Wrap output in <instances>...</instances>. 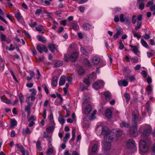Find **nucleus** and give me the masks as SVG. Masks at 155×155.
Here are the masks:
<instances>
[{
    "label": "nucleus",
    "instance_id": "nucleus-54",
    "mask_svg": "<svg viewBox=\"0 0 155 155\" xmlns=\"http://www.w3.org/2000/svg\"><path fill=\"white\" fill-rule=\"evenodd\" d=\"M6 36L2 34L1 36V39L2 41H5L6 40Z\"/></svg>",
    "mask_w": 155,
    "mask_h": 155
},
{
    "label": "nucleus",
    "instance_id": "nucleus-2",
    "mask_svg": "<svg viewBox=\"0 0 155 155\" xmlns=\"http://www.w3.org/2000/svg\"><path fill=\"white\" fill-rule=\"evenodd\" d=\"M127 146L130 153H133L137 150L135 142L133 139H130L128 140Z\"/></svg>",
    "mask_w": 155,
    "mask_h": 155
},
{
    "label": "nucleus",
    "instance_id": "nucleus-50",
    "mask_svg": "<svg viewBox=\"0 0 155 155\" xmlns=\"http://www.w3.org/2000/svg\"><path fill=\"white\" fill-rule=\"evenodd\" d=\"M42 10L41 9H38L35 12V14L36 15L39 16L42 12Z\"/></svg>",
    "mask_w": 155,
    "mask_h": 155
},
{
    "label": "nucleus",
    "instance_id": "nucleus-15",
    "mask_svg": "<svg viewBox=\"0 0 155 155\" xmlns=\"http://www.w3.org/2000/svg\"><path fill=\"white\" fill-rule=\"evenodd\" d=\"M2 101L6 104H9L11 103V101L8 99L5 95L0 97Z\"/></svg>",
    "mask_w": 155,
    "mask_h": 155
},
{
    "label": "nucleus",
    "instance_id": "nucleus-10",
    "mask_svg": "<svg viewBox=\"0 0 155 155\" xmlns=\"http://www.w3.org/2000/svg\"><path fill=\"white\" fill-rule=\"evenodd\" d=\"M78 53L77 52H74L70 56L69 60L72 61H74L78 58Z\"/></svg>",
    "mask_w": 155,
    "mask_h": 155
},
{
    "label": "nucleus",
    "instance_id": "nucleus-55",
    "mask_svg": "<svg viewBox=\"0 0 155 155\" xmlns=\"http://www.w3.org/2000/svg\"><path fill=\"white\" fill-rule=\"evenodd\" d=\"M97 82V83H98V84L100 87L104 86V83L102 80H98Z\"/></svg>",
    "mask_w": 155,
    "mask_h": 155
},
{
    "label": "nucleus",
    "instance_id": "nucleus-35",
    "mask_svg": "<svg viewBox=\"0 0 155 155\" xmlns=\"http://www.w3.org/2000/svg\"><path fill=\"white\" fill-rule=\"evenodd\" d=\"M63 64L62 62L61 61H59L56 62L54 64L55 68H58L62 66Z\"/></svg>",
    "mask_w": 155,
    "mask_h": 155
},
{
    "label": "nucleus",
    "instance_id": "nucleus-11",
    "mask_svg": "<svg viewBox=\"0 0 155 155\" xmlns=\"http://www.w3.org/2000/svg\"><path fill=\"white\" fill-rule=\"evenodd\" d=\"M100 58L98 56L96 55L92 58V62L94 64H97L100 62Z\"/></svg>",
    "mask_w": 155,
    "mask_h": 155
},
{
    "label": "nucleus",
    "instance_id": "nucleus-48",
    "mask_svg": "<svg viewBox=\"0 0 155 155\" xmlns=\"http://www.w3.org/2000/svg\"><path fill=\"white\" fill-rule=\"evenodd\" d=\"M97 112V110H94L92 113L91 114V118H90L91 120H94L95 117L94 116L95 115V114Z\"/></svg>",
    "mask_w": 155,
    "mask_h": 155
},
{
    "label": "nucleus",
    "instance_id": "nucleus-18",
    "mask_svg": "<svg viewBox=\"0 0 155 155\" xmlns=\"http://www.w3.org/2000/svg\"><path fill=\"white\" fill-rule=\"evenodd\" d=\"M105 114L108 118H110L112 116V112L110 109H107L105 111Z\"/></svg>",
    "mask_w": 155,
    "mask_h": 155
},
{
    "label": "nucleus",
    "instance_id": "nucleus-16",
    "mask_svg": "<svg viewBox=\"0 0 155 155\" xmlns=\"http://www.w3.org/2000/svg\"><path fill=\"white\" fill-rule=\"evenodd\" d=\"M124 78L126 80H128L131 82H134L135 80L134 75H126L124 76Z\"/></svg>",
    "mask_w": 155,
    "mask_h": 155
},
{
    "label": "nucleus",
    "instance_id": "nucleus-49",
    "mask_svg": "<svg viewBox=\"0 0 155 155\" xmlns=\"http://www.w3.org/2000/svg\"><path fill=\"white\" fill-rule=\"evenodd\" d=\"M29 91L31 92V95L35 96L36 94V91L35 90L34 88L31 89L29 90Z\"/></svg>",
    "mask_w": 155,
    "mask_h": 155
},
{
    "label": "nucleus",
    "instance_id": "nucleus-41",
    "mask_svg": "<svg viewBox=\"0 0 155 155\" xmlns=\"http://www.w3.org/2000/svg\"><path fill=\"white\" fill-rule=\"evenodd\" d=\"M122 31H117L116 33L113 36L114 38L116 40L117 39L118 37V36L120 34L121 32H122Z\"/></svg>",
    "mask_w": 155,
    "mask_h": 155
},
{
    "label": "nucleus",
    "instance_id": "nucleus-64",
    "mask_svg": "<svg viewBox=\"0 0 155 155\" xmlns=\"http://www.w3.org/2000/svg\"><path fill=\"white\" fill-rule=\"evenodd\" d=\"M141 74L144 78H146L147 77V73L146 71H142L141 72Z\"/></svg>",
    "mask_w": 155,
    "mask_h": 155
},
{
    "label": "nucleus",
    "instance_id": "nucleus-31",
    "mask_svg": "<svg viewBox=\"0 0 155 155\" xmlns=\"http://www.w3.org/2000/svg\"><path fill=\"white\" fill-rule=\"evenodd\" d=\"M76 130L75 129H73L72 132V137L71 138L70 140V142H73L75 136Z\"/></svg>",
    "mask_w": 155,
    "mask_h": 155
},
{
    "label": "nucleus",
    "instance_id": "nucleus-13",
    "mask_svg": "<svg viewBox=\"0 0 155 155\" xmlns=\"http://www.w3.org/2000/svg\"><path fill=\"white\" fill-rule=\"evenodd\" d=\"M118 85L120 86H127L128 84V82L125 80H121L118 81Z\"/></svg>",
    "mask_w": 155,
    "mask_h": 155
},
{
    "label": "nucleus",
    "instance_id": "nucleus-34",
    "mask_svg": "<svg viewBox=\"0 0 155 155\" xmlns=\"http://www.w3.org/2000/svg\"><path fill=\"white\" fill-rule=\"evenodd\" d=\"M80 50L81 52L84 54L86 56H87L88 55V53L83 47H81Z\"/></svg>",
    "mask_w": 155,
    "mask_h": 155
},
{
    "label": "nucleus",
    "instance_id": "nucleus-53",
    "mask_svg": "<svg viewBox=\"0 0 155 155\" xmlns=\"http://www.w3.org/2000/svg\"><path fill=\"white\" fill-rule=\"evenodd\" d=\"M97 149V144H94L92 148V152L95 153L96 152Z\"/></svg>",
    "mask_w": 155,
    "mask_h": 155
},
{
    "label": "nucleus",
    "instance_id": "nucleus-37",
    "mask_svg": "<svg viewBox=\"0 0 155 155\" xmlns=\"http://www.w3.org/2000/svg\"><path fill=\"white\" fill-rule=\"evenodd\" d=\"M93 87L95 90H98L100 89L101 87L99 85L98 83L96 82L93 84Z\"/></svg>",
    "mask_w": 155,
    "mask_h": 155
},
{
    "label": "nucleus",
    "instance_id": "nucleus-45",
    "mask_svg": "<svg viewBox=\"0 0 155 155\" xmlns=\"http://www.w3.org/2000/svg\"><path fill=\"white\" fill-rule=\"evenodd\" d=\"M5 68L4 63H0V73L2 72Z\"/></svg>",
    "mask_w": 155,
    "mask_h": 155
},
{
    "label": "nucleus",
    "instance_id": "nucleus-4",
    "mask_svg": "<svg viewBox=\"0 0 155 155\" xmlns=\"http://www.w3.org/2000/svg\"><path fill=\"white\" fill-rule=\"evenodd\" d=\"M140 153L143 154V153H145L148 150V147L147 145L146 142L142 140H141L139 143Z\"/></svg>",
    "mask_w": 155,
    "mask_h": 155
},
{
    "label": "nucleus",
    "instance_id": "nucleus-21",
    "mask_svg": "<svg viewBox=\"0 0 155 155\" xmlns=\"http://www.w3.org/2000/svg\"><path fill=\"white\" fill-rule=\"evenodd\" d=\"M37 38L39 41L43 43H45L46 42V39L44 36L38 35L37 36Z\"/></svg>",
    "mask_w": 155,
    "mask_h": 155
},
{
    "label": "nucleus",
    "instance_id": "nucleus-19",
    "mask_svg": "<svg viewBox=\"0 0 155 155\" xmlns=\"http://www.w3.org/2000/svg\"><path fill=\"white\" fill-rule=\"evenodd\" d=\"M120 127H121L129 128L130 124L125 121H123L120 124Z\"/></svg>",
    "mask_w": 155,
    "mask_h": 155
},
{
    "label": "nucleus",
    "instance_id": "nucleus-42",
    "mask_svg": "<svg viewBox=\"0 0 155 155\" xmlns=\"http://www.w3.org/2000/svg\"><path fill=\"white\" fill-rule=\"evenodd\" d=\"M84 63L87 65L88 66L91 67V65L89 61L86 58H85L84 59Z\"/></svg>",
    "mask_w": 155,
    "mask_h": 155
},
{
    "label": "nucleus",
    "instance_id": "nucleus-63",
    "mask_svg": "<svg viewBox=\"0 0 155 155\" xmlns=\"http://www.w3.org/2000/svg\"><path fill=\"white\" fill-rule=\"evenodd\" d=\"M29 74L30 75V77L32 78H33L35 76V73L34 71H29Z\"/></svg>",
    "mask_w": 155,
    "mask_h": 155
},
{
    "label": "nucleus",
    "instance_id": "nucleus-32",
    "mask_svg": "<svg viewBox=\"0 0 155 155\" xmlns=\"http://www.w3.org/2000/svg\"><path fill=\"white\" fill-rule=\"evenodd\" d=\"M17 122L15 119H12L11 121L10 127H13L17 125Z\"/></svg>",
    "mask_w": 155,
    "mask_h": 155
},
{
    "label": "nucleus",
    "instance_id": "nucleus-3",
    "mask_svg": "<svg viewBox=\"0 0 155 155\" xmlns=\"http://www.w3.org/2000/svg\"><path fill=\"white\" fill-rule=\"evenodd\" d=\"M140 119L139 118V114L138 111L135 110L132 113V125H136L140 123Z\"/></svg>",
    "mask_w": 155,
    "mask_h": 155
},
{
    "label": "nucleus",
    "instance_id": "nucleus-51",
    "mask_svg": "<svg viewBox=\"0 0 155 155\" xmlns=\"http://www.w3.org/2000/svg\"><path fill=\"white\" fill-rule=\"evenodd\" d=\"M42 87H44V90L46 93L47 94H48L49 93V90L46 85L45 84H44L42 86Z\"/></svg>",
    "mask_w": 155,
    "mask_h": 155
},
{
    "label": "nucleus",
    "instance_id": "nucleus-26",
    "mask_svg": "<svg viewBox=\"0 0 155 155\" xmlns=\"http://www.w3.org/2000/svg\"><path fill=\"white\" fill-rule=\"evenodd\" d=\"M104 94L106 100L109 101L110 100L111 98V95L110 92H105Z\"/></svg>",
    "mask_w": 155,
    "mask_h": 155
},
{
    "label": "nucleus",
    "instance_id": "nucleus-33",
    "mask_svg": "<svg viewBox=\"0 0 155 155\" xmlns=\"http://www.w3.org/2000/svg\"><path fill=\"white\" fill-rule=\"evenodd\" d=\"M19 99L21 104H22L25 100L23 95L21 93H20L18 96Z\"/></svg>",
    "mask_w": 155,
    "mask_h": 155
},
{
    "label": "nucleus",
    "instance_id": "nucleus-61",
    "mask_svg": "<svg viewBox=\"0 0 155 155\" xmlns=\"http://www.w3.org/2000/svg\"><path fill=\"white\" fill-rule=\"evenodd\" d=\"M37 25L36 22H33L32 23H30L29 24V26L31 28L35 27Z\"/></svg>",
    "mask_w": 155,
    "mask_h": 155
},
{
    "label": "nucleus",
    "instance_id": "nucleus-58",
    "mask_svg": "<svg viewBox=\"0 0 155 155\" xmlns=\"http://www.w3.org/2000/svg\"><path fill=\"white\" fill-rule=\"evenodd\" d=\"M85 72V70L82 68L80 69L78 71V74L80 75H81L84 74Z\"/></svg>",
    "mask_w": 155,
    "mask_h": 155
},
{
    "label": "nucleus",
    "instance_id": "nucleus-8",
    "mask_svg": "<svg viewBox=\"0 0 155 155\" xmlns=\"http://www.w3.org/2000/svg\"><path fill=\"white\" fill-rule=\"evenodd\" d=\"M145 127L146 129L143 133V134L144 136L149 135L151 131V127L149 125H146Z\"/></svg>",
    "mask_w": 155,
    "mask_h": 155
},
{
    "label": "nucleus",
    "instance_id": "nucleus-17",
    "mask_svg": "<svg viewBox=\"0 0 155 155\" xmlns=\"http://www.w3.org/2000/svg\"><path fill=\"white\" fill-rule=\"evenodd\" d=\"M68 139V133H67L64 137L63 138V142L64 143H63L61 145V148L62 149H64L66 148V145L65 144V143H66L67 141V139Z\"/></svg>",
    "mask_w": 155,
    "mask_h": 155
},
{
    "label": "nucleus",
    "instance_id": "nucleus-25",
    "mask_svg": "<svg viewBox=\"0 0 155 155\" xmlns=\"http://www.w3.org/2000/svg\"><path fill=\"white\" fill-rule=\"evenodd\" d=\"M65 77L64 75L61 77L59 83V85L62 86L64 84L65 82Z\"/></svg>",
    "mask_w": 155,
    "mask_h": 155
},
{
    "label": "nucleus",
    "instance_id": "nucleus-62",
    "mask_svg": "<svg viewBox=\"0 0 155 155\" xmlns=\"http://www.w3.org/2000/svg\"><path fill=\"white\" fill-rule=\"evenodd\" d=\"M124 96L127 100H129L130 98V96L128 93H125L124 94Z\"/></svg>",
    "mask_w": 155,
    "mask_h": 155
},
{
    "label": "nucleus",
    "instance_id": "nucleus-5",
    "mask_svg": "<svg viewBox=\"0 0 155 155\" xmlns=\"http://www.w3.org/2000/svg\"><path fill=\"white\" fill-rule=\"evenodd\" d=\"M36 48L39 52L41 54L43 51L47 53L48 52V49L47 48L45 45H42V47L39 44L37 45Z\"/></svg>",
    "mask_w": 155,
    "mask_h": 155
},
{
    "label": "nucleus",
    "instance_id": "nucleus-30",
    "mask_svg": "<svg viewBox=\"0 0 155 155\" xmlns=\"http://www.w3.org/2000/svg\"><path fill=\"white\" fill-rule=\"evenodd\" d=\"M41 145V142L40 140H38L36 144V147L37 149L39 151H41L42 149Z\"/></svg>",
    "mask_w": 155,
    "mask_h": 155
},
{
    "label": "nucleus",
    "instance_id": "nucleus-14",
    "mask_svg": "<svg viewBox=\"0 0 155 155\" xmlns=\"http://www.w3.org/2000/svg\"><path fill=\"white\" fill-rule=\"evenodd\" d=\"M144 0H137V5L138 6L139 9L142 10L144 7V4L143 2Z\"/></svg>",
    "mask_w": 155,
    "mask_h": 155
},
{
    "label": "nucleus",
    "instance_id": "nucleus-56",
    "mask_svg": "<svg viewBox=\"0 0 155 155\" xmlns=\"http://www.w3.org/2000/svg\"><path fill=\"white\" fill-rule=\"evenodd\" d=\"M132 60L134 63H137L138 62V59L137 57H135L132 58Z\"/></svg>",
    "mask_w": 155,
    "mask_h": 155
},
{
    "label": "nucleus",
    "instance_id": "nucleus-36",
    "mask_svg": "<svg viewBox=\"0 0 155 155\" xmlns=\"http://www.w3.org/2000/svg\"><path fill=\"white\" fill-rule=\"evenodd\" d=\"M141 43L143 47L147 48H148V44L143 39H141Z\"/></svg>",
    "mask_w": 155,
    "mask_h": 155
},
{
    "label": "nucleus",
    "instance_id": "nucleus-38",
    "mask_svg": "<svg viewBox=\"0 0 155 155\" xmlns=\"http://www.w3.org/2000/svg\"><path fill=\"white\" fill-rule=\"evenodd\" d=\"M35 29L37 31L41 32L44 29V28L43 26L40 25L36 27Z\"/></svg>",
    "mask_w": 155,
    "mask_h": 155
},
{
    "label": "nucleus",
    "instance_id": "nucleus-9",
    "mask_svg": "<svg viewBox=\"0 0 155 155\" xmlns=\"http://www.w3.org/2000/svg\"><path fill=\"white\" fill-rule=\"evenodd\" d=\"M120 21L123 22H125L126 24H130V21L129 19L126 16L124 17V15L123 14H121L120 16Z\"/></svg>",
    "mask_w": 155,
    "mask_h": 155
},
{
    "label": "nucleus",
    "instance_id": "nucleus-43",
    "mask_svg": "<svg viewBox=\"0 0 155 155\" xmlns=\"http://www.w3.org/2000/svg\"><path fill=\"white\" fill-rule=\"evenodd\" d=\"M147 90L148 94H150L151 93L152 91V88L151 85L149 84L147 86Z\"/></svg>",
    "mask_w": 155,
    "mask_h": 155
},
{
    "label": "nucleus",
    "instance_id": "nucleus-59",
    "mask_svg": "<svg viewBox=\"0 0 155 155\" xmlns=\"http://www.w3.org/2000/svg\"><path fill=\"white\" fill-rule=\"evenodd\" d=\"M36 71L37 72V74L36 75V76L37 77V79L38 80L39 79L40 77H41V75L38 69H37Z\"/></svg>",
    "mask_w": 155,
    "mask_h": 155
},
{
    "label": "nucleus",
    "instance_id": "nucleus-20",
    "mask_svg": "<svg viewBox=\"0 0 155 155\" xmlns=\"http://www.w3.org/2000/svg\"><path fill=\"white\" fill-rule=\"evenodd\" d=\"M58 79V77L55 76L53 77L52 80V84L55 87L57 85Z\"/></svg>",
    "mask_w": 155,
    "mask_h": 155
},
{
    "label": "nucleus",
    "instance_id": "nucleus-40",
    "mask_svg": "<svg viewBox=\"0 0 155 155\" xmlns=\"http://www.w3.org/2000/svg\"><path fill=\"white\" fill-rule=\"evenodd\" d=\"M15 17L17 18L18 21H19L21 18V15L20 13L18 12L17 13L15 14Z\"/></svg>",
    "mask_w": 155,
    "mask_h": 155
},
{
    "label": "nucleus",
    "instance_id": "nucleus-27",
    "mask_svg": "<svg viewBox=\"0 0 155 155\" xmlns=\"http://www.w3.org/2000/svg\"><path fill=\"white\" fill-rule=\"evenodd\" d=\"M70 26L72 28L75 30H78L79 29V27L77 23H72L70 24Z\"/></svg>",
    "mask_w": 155,
    "mask_h": 155
},
{
    "label": "nucleus",
    "instance_id": "nucleus-1",
    "mask_svg": "<svg viewBox=\"0 0 155 155\" xmlns=\"http://www.w3.org/2000/svg\"><path fill=\"white\" fill-rule=\"evenodd\" d=\"M96 132L97 135H104V142H103V147L105 151L109 150L111 147L110 143L114 138L113 136L110 134V131L107 126H100L96 128Z\"/></svg>",
    "mask_w": 155,
    "mask_h": 155
},
{
    "label": "nucleus",
    "instance_id": "nucleus-46",
    "mask_svg": "<svg viewBox=\"0 0 155 155\" xmlns=\"http://www.w3.org/2000/svg\"><path fill=\"white\" fill-rule=\"evenodd\" d=\"M36 120V117L34 115H31L28 119V121H35Z\"/></svg>",
    "mask_w": 155,
    "mask_h": 155
},
{
    "label": "nucleus",
    "instance_id": "nucleus-44",
    "mask_svg": "<svg viewBox=\"0 0 155 155\" xmlns=\"http://www.w3.org/2000/svg\"><path fill=\"white\" fill-rule=\"evenodd\" d=\"M132 51L136 54L139 52L138 48L136 46H134Z\"/></svg>",
    "mask_w": 155,
    "mask_h": 155
},
{
    "label": "nucleus",
    "instance_id": "nucleus-29",
    "mask_svg": "<svg viewBox=\"0 0 155 155\" xmlns=\"http://www.w3.org/2000/svg\"><path fill=\"white\" fill-rule=\"evenodd\" d=\"M83 27L84 30H88L91 28V26L88 23H85L83 25Z\"/></svg>",
    "mask_w": 155,
    "mask_h": 155
},
{
    "label": "nucleus",
    "instance_id": "nucleus-28",
    "mask_svg": "<svg viewBox=\"0 0 155 155\" xmlns=\"http://www.w3.org/2000/svg\"><path fill=\"white\" fill-rule=\"evenodd\" d=\"M113 132L115 134L117 137H118L121 136L122 134V132L120 130H114Z\"/></svg>",
    "mask_w": 155,
    "mask_h": 155
},
{
    "label": "nucleus",
    "instance_id": "nucleus-60",
    "mask_svg": "<svg viewBox=\"0 0 155 155\" xmlns=\"http://www.w3.org/2000/svg\"><path fill=\"white\" fill-rule=\"evenodd\" d=\"M124 45L123 44L122 41H120L119 47V49L120 50H122L124 48Z\"/></svg>",
    "mask_w": 155,
    "mask_h": 155
},
{
    "label": "nucleus",
    "instance_id": "nucleus-24",
    "mask_svg": "<svg viewBox=\"0 0 155 155\" xmlns=\"http://www.w3.org/2000/svg\"><path fill=\"white\" fill-rule=\"evenodd\" d=\"M91 107L90 105H87L85 107L84 109L85 113L87 114H88L91 111Z\"/></svg>",
    "mask_w": 155,
    "mask_h": 155
},
{
    "label": "nucleus",
    "instance_id": "nucleus-22",
    "mask_svg": "<svg viewBox=\"0 0 155 155\" xmlns=\"http://www.w3.org/2000/svg\"><path fill=\"white\" fill-rule=\"evenodd\" d=\"M31 133V131L30 130V129L27 127L23 129L22 134L23 135L25 136L26 135L30 134Z\"/></svg>",
    "mask_w": 155,
    "mask_h": 155
},
{
    "label": "nucleus",
    "instance_id": "nucleus-23",
    "mask_svg": "<svg viewBox=\"0 0 155 155\" xmlns=\"http://www.w3.org/2000/svg\"><path fill=\"white\" fill-rule=\"evenodd\" d=\"M58 120L60 123L62 125H63L65 123V120L64 118V116L61 115L60 113Z\"/></svg>",
    "mask_w": 155,
    "mask_h": 155
},
{
    "label": "nucleus",
    "instance_id": "nucleus-47",
    "mask_svg": "<svg viewBox=\"0 0 155 155\" xmlns=\"http://www.w3.org/2000/svg\"><path fill=\"white\" fill-rule=\"evenodd\" d=\"M141 26V22L140 21H138L137 22V26L135 27V29L137 30L139 29Z\"/></svg>",
    "mask_w": 155,
    "mask_h": 155
},
{
    "label": "nucleus",
    "instance_id": "nucleus-52",
    "mask_svg": "<svg viewBox=\"0 0 155 155\" xmlns=\"http://www.w3.org/2000/svg\"><path fill=\"white\" fill-rule=\"evenodd\" d=\"M150 103V101H147L146 104V107H147V111L149 113L150 111V107L149 106V104Z\"/></svg>",
    "mask_w": 155,
    "mask_h": 155
},
{
    "label": "nucleus",
    "instance_id": "nucleus-6",
    "mask_svg": "<svg viewBox=\"0 0 155 155\" xmlns=\"http://www.w3.org/2000/svg\"><path fill=\"white\" fill-rule=\"evenodd\" d=\"M96 78V76L95 75V73H93L89 75V76L87 78L84 79V81L87 85L90 84V80L92 79H94Z\"/></svg>",
    "mask_w": 155,
    "mask_h": 155
},
{
    "label": "nucleus",
    "instance_id": "nucleus-57",
    "mask_svg": "<svg viewBox=\"0 0 155 155\" xmlns=\"http://www.w3.org/2000/svg\"><path fill=\"white\" fill-rule=\"evenodd\" d=\"M25 111H27V112H31L30 107L28 105L26 106L25 108Z\"/></svg>",
    "mask_w": 155,
    "mask_h": 155
},
{
    "label": "nucleus",
    "instance_id": "nucleus-7",
    "mask_svg": "<svg viewBox=\"0 0 155 155\" xmlns=\"http://www.w3.org/2000/svg\"><path fill=\"white\" fill-rule=\"evenodd\" d=\"M130 134L133 136L136 137L137 135V126L132 125L130 129Z\"/></svg>",
    "mask_w": 155,
    "mask_h": 155
},
{
    "label": "nucleus",
    "instance_id": "nucleus-39",
    "mask_svg": "<svg viewBox=\"0 0 155 155\" xmlns=\"http://www.w3.org/2000/svg\"><path fill=\"white\" fill-rule=\"evenodd\" d=\"M54 129V127L53 126H50L46 129V130L47 132L50 133L53 131Z\"/></svg>",
    "mask_w": 155,
    "mask_h": 155
},
{
    "label": "nucleus",
    "instance_id": "nucleus-12",
    "mask_svg": "<svg viewBox=\"0 0 155 155\" xmlns=\"http://www.w3.org/2000/svg\"><path fill=\"white\" fill-rule=\"evenodd\" d=\"M48 46L49 50L52 53L54 52L55 50L57 49L55 45L54 44L49 43Z\"/></svg>",
    "mask_w": 155,
    "mask_h": 155
}]
</instances>
